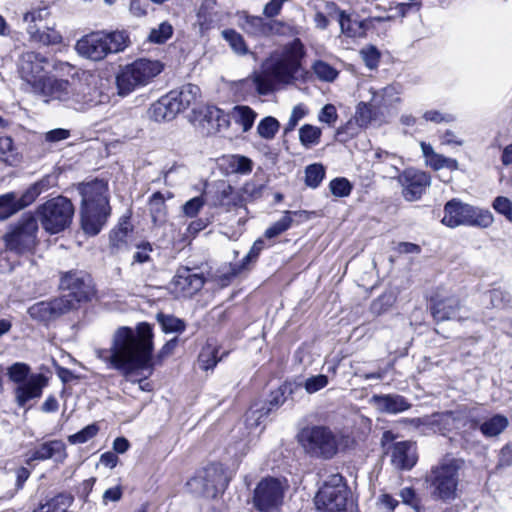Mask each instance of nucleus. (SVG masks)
Instances as JSON below:
<instances>
[{"label": "nucleus", "instance_id": "nucleus-1", "mask_svg": "<svg viewBox=\"0 0 512 512\" xmlns=\"http://www.w3.org/2000/svg\"><path fill=\"white\" fill-rule=\"evenodd\" d=\"M152 337L147 323H140L136 330L119 327L113 334L110 348H95L94 353L109 367L120 371L126 383L138 384L141 391L150 392L153 387L146 380L153 374L155 365L171 355L178 343L177 338L169 340L154 360Z\"/></svg>", "mask_w": 512, "mask_h": 512}, {"label": "nucleus", "instance_id": "nucleus-2", "mask_svg": "<svg viewBox=\"0 0 512 512\" xmlns=\"http://www.w3.org/2000/svg\"><path fill=\"white\" fill-rule=\"evenodd\" d=\"M304 55V46L299 39L272 52L263 62L261 71L253 73L256 91L267 95L274 91L276 84L290 85L300 79L303 75L301 61Z\"/></svg>", "mask_w": 512, "mask_h": 512}, {"label": "nucleus", "instance_id": "nucleus-3", "mask_svg": "<svg viewBox=\"0 0 512 512\" xmlns=\"http://www.w3.org/2000/svg\"><path fill=\"white\" fill-rule=\"evenodd\" d=\"M461 459L444 457L433 466L426 477L431 488V496L442 502H451L458 496L459 470Z\"/></svg>", "mask_w": 512, "mask_h": 512}, {"label": "nucleus", "instance_id": "nucleus-4", "mask_svg": "<svg viewBox=\"0 0 512 512\" xmlns=\"http://www.w3.org/2000/svg\"><path fill=\"white\" fill-rule=\"evenodd\" d=\"M125 31L93 32L80 38L75 45L79 55L93 61L103 60L110 53L123 51L129 44Z\"/></svg>", "mask_w": 512, "mask_h": 512}, {"label": "nucleus", "instance_id": "nucleus-5", "mask_svg": "<svg viewBox=\"0 0 512 512\" xmlns=\"http://www.w3.org/2000/svg\"><path fill=\"white\" fill-rule=\"evenodd\" d=\"M298 441L311 457L327 460L337 455L343 436L328 426L314 425L303 428L298 434Z\"/></svg>", "mask_w": 512, "mask_h": 512}, {"label": "nucleus", "instance_id": "nucleus-6", "mask_svg": "<svg viewBox=\"0 0 512 512\" xmlns=\"http://www.w3.org/2000/svg\"><path fill=\"white\" fill-rule=\"evenodd\" d=\"M444 213L442 223L450 228L461 225L487 228L493 223V215L490 211L463 203L455 198L445 204Z\"/></svg>", "mask_w": 512, "mask_h": 512}, {"label": "nucleus", "instance_id": "nucleus-7", "mask_svg": "<svg viewBox=\"0 0 512 512\" xmlns=\"http://www.w3.org/2000/svg\"><path fill=\"white\" fill-rule=\"evenodd\" d=\"M38 221L31 213L22 215L19 221L4 235L6 250L17 255L33 253L38 245Z\"/></svg>", "mask_w": 512, "mask_h": 512}, {"label": "nucleus", "instance_id": "nucleus-8", "mask_svg": "<svg viewBox=\"0 0 512 512\" xmlns=\"http://www.w3.org/2000/svg\"><path fill=\"white\" fill-rule=\"evenodd\" d=\"M36 213L44 230L50 234H57L71 224L74 207L69 199L58 196L40 205Z\"/></svg>", "mask_w": 512, "mask_h": 512}, {"label": "nucleus", "instance_id": "nucleus-9", "mask_svg": "<svg viewBox=\"0 0 512 512\" xmlns=\"http://www.w3.org/2000/svg\"><path fill=\"white\" fill-rule=\"evenodd\" d=\"M348 494L340 474L328 476L315 496V512H347Z\"/></svg>", "mask_w": 512, "mask_h": 512}, {"label": "nucleus", "instance_id": "nucleus-10", "mask_svg": "<svg viewBox=\"0 0 512 512\" xmlns=\"http://www.w3.org/2000/svg\"><path fill=\"white\" fill-rule=\"evenodd\" d=\"M228 479L221 466L211 464L197 472L188 482L189 490L199 496L215 498L227 487Z\"/></svg>", "mask_w": 512, "mask_h": 512}, {"label": "nucleus", "instance_id": "nucleus-11", "mask_svg": "<svg viewBox=\"0 0 512 512\" xmlns=\"http://www.w3.org/2000/svg\"><path fill=\"white\" fill-rule=\"evenodd\" d=\"M286 484L274 477L263 478L253 492V506L260 512H277L283 504Z\"/></svg>", "mask_w": 512, "mask_h": 512}, {"label": "nucleus", "instance_id": "nucleus-12", "mask_svg": "<svg viewBox=\"0 0 512 512\" xmlns=\"http://www.w3.org/2000/svg\"><path fill=\"white\" fill-rule=\"evenodd\" d=\"M49 64L48 59L41 53L34 51L24 52L19 60V73L21 79L36 93L48 78L45 68Z\"/></svg>", "mask_w": 512, "mask_h": 512}, {"label": "nucleus", "instance_id": "nucleus-13", "mask_svg": "<svg viewBox=\"0 0 512 512\" xmlns=\"http://www.w3.org/2000/svg\"><path fill=\"white\" fill-rule=\"evenodd\" d=\"M71 89L69 108L84 111L102 103V93L96 87L95 78L92 75L73 78Z\"/></svg>", "mask_w": 512, "mask_h": 512}, {"label": "nucleus", "instance_id": "nucleus-14", "mask_svg": "<svg viewBox=\"0 0 512 512\" xmlns=\"http://www.w3.org/2000/svg\"><path fill=\"white\" fill-rule=\"evenodd\" d=\"M60 286L68 291L62 297L73 300V308L77 303L87 300L93 292L91 277L84 271L72 270L64 273L61 277Z\"/></svg>", "mask_w": 512, "mask_h": 512}, {"label": "nucleus", "instance_id": "nucleus-15", "mask_svg": "<svg viewBox=\"0 0 512 512\" xmlns=\"http://www.w3.org/2000/svg\"><path fill=\"white\" fill-rule=\"evenodd\" d=\"M460 300L451 290L440 288L431 298V312L435 320L454 319L460 311Z\"/></svg>", "mask_w": 512, "mask_h": 512}, {"label": "nucleus", "instance_id": "nucleus-16", "mask_svg": "<svg viewBox=\"0 0 512 512\" xmlns=\"http://www.w3.org/2000/svg\"><path fill=\"white\" fill-rule=\"evenodd\" d=\"M206 195L212 206L222 207L226 211L244 207V197L241 191L233 188L225 181L218 182L215 189L207 192Z\"/></svg>", "mask_w": 512, "mask_h": 512}, {"label": "nucleus", "instance_id": "nucleus-17", "mask_svg": "<svg viewBox=\"0 0 512 512\" xmlns=\"http://www.w3.org/2000/svg\"><path fill=\"white\" fill-rule=\"evenodd\" d=\"M205 283L202 273L194 272L191 268L180 267L173 280L172 289L177 296L191 297L201 290Z\"/></svg>", "mask_w": 512, "mask_h": 512}, {"label": "nucleus", "instance_id": "nucleus-18", "mask_svg": "<svg viewBox=\"0 0 512 512\" xmlns=\"http://www.w3.org/2000/svg\"><path fill=\"white\" fill-rule=\"evenodd\" d=\"M239 26L248 35L255 37H268L280 34L284 24L278 20L266 21L259 16H251L247 13L239 15Z\"/></svg>", "mask_w": 512, "mask_h": 512}, {"label": "nucleus", "instance_id": "nucleus-19", "mask_svg": "<svg viewBox=\"0 0 512 512\" xmlns=\"http://www.w3.org/2000/svg\"><path fill=\"white\" fill-rule=\"evenodd\" d=\"M403 187V196L408 201H415L421 197L425 189L431 184V177L427 173L415 169H406L397 175Z\"/></svg>", "mask_w": 512, "mask_h": 512}, {"label": "nucleus", "instance_id": "nucleus-20", "mask_svg": "<svg viewBox=\"0 0 512 512\" xmlns=\"http://www.w3.org/2000/svg\"><path fill=\"white\" fill-rule=\"evenodd\" d=\"M73 309V300L67 297H59L52 301H41L33 304L28 309L31 318L38 321H48Z\"/></svg>", "mask_w": 512, "mask_h": 512}, {"label": "nucleus", "instance_id": "nucleus-21", "mask_svg": "<svg viewBox=\"0 0 512 512\" xmlns=\"http://www.w3.org/2000/svg\"><path fill=\"white\" fill-rule=\"evenodd\" d=\"M464 418L465 413L461 410H456L434 413L423 418H416L412 420V423L415 425L435 426L438 428L439 432L445 434L446 432H450L454 429H459Z\"/></svg>", "mask_w": 512, "mask_h": 512}, {"label": "nucleus", "instance_id": "nucleus-22", "mask_svg": "<svg viewBox=\"0 0 512 512\" xmlns=\"http://www.w3.org/2000/svg\"><path fill=\"white\" fill-rule=\"evenodd\" d=\"M82 196V206H94V208L110 207L108 201V186L102 180H93L82 183L78 187Z\"/></svg>", "mask_w": 512, "mask_h": 512}, {"label": "nucleus", "instance_id": "nucleus-23", "mask_svg": "<svg viewBox=\"0 0 512 512\" xmlns=\"http://www.w3.org/2000/svg\"><path fill=\"white\" fill-rule=\"evenodd\" d=\"M111 208H94V206H81V228L89 236L97 235L106 224Z\"/></svg>", "mask_w": 512, "mask_h": 512}, {"label": "nucleus", "instance_id": "nucleus-24", "mask_svg": "<svg viewBox=\"0 0 512 512\" xmlns=\"http://www.w3.org/2000/svg\"><path fill=\"white\" fill-rule=\"evenodd\" d=\"M71 86L72 80L49 77L35 94L46 98L47 102L58 100L68 107L72 90Z\"/></svg>", "mask_w": 512, "mask_h": 512}, {"label": "nucleus", "instance_id": "nucleus-25", "mask_svg": "<svg viewBox=\"0 0 512 512\" xmlns=\"http://www.w3.org/2000/svg\"><path fill=\"white\" fill-rule=\"evenodd\" d=\"M391 462L399 470H410L417 462L415 444L411 441H400L390 447Z\"/></svg>", "mask_w": 512, "mask_h": 512}, {"label": "nucleus", "instance_id": "nucleus-26", "mask_svg": "<svg viewBox=\"0 0 512 512\" xmlns=\"http://www.w3.org/2000/svg\"><path fill=\"white\" fill-rule=\"evenodd\" d=\"M47 380L42 374H33L28 380L15 389V397L19 406H25L30 400L39 398Z\"/></svg>", "mask_w": 512, "mask_h": 512}, {"label": "nucleus", "instance_id": "nucleus-27", "mask_svg": "<svg viewBox=\"0 0 512 512\" xmlns=\"http://www.w3.org/2000/svg\"><path fill=\"white\" fill-rule=\"evenodd\" d=\"M67 457L66 446L61 440H52L42 443L36 448L27 463L33 460L53 459L55 462L62 463Z\"/></svg>", "mask_w": 512, "mask_h": 512}, {"label": "nucleus", "instance_id": "nucleus-28", "mask_svg": "<svg viewBox=\"0 0 512 512\" xmlns=\"http://www.w3.org/2000/svg\"><path fill=\"white\" fill-rule=\"evenodd\" d=\"M132 233L133 225L130 222V218L127 216L122 217L118 225L111 230L109 235L112 252H118L128 248L131 244Z\"/></svg>", "mask_w": 512, "mask_h": 512}, {"label": "nucleus", "instance_id": "nucleus-29", "mask_svg": "<svg viewBox=\"0 0 512 512\" xmlns=\"http://www.w3.org/2000/svg\"><path fill=\"white\" fill-rule=\"evenodd\" d=\"M371 403L382 413L397 414L408 410L411 404L401 395H373Z\"/></svg>", "mask_w": 512, "mask_h": 512}, {"label": "nucleus", "instance_id": "nucleus-30", "mask_svg": "<svg viewBox=\"0 0 512 512\" xmlns=\"http://www.w3.org/2000/svg\"><path fill=\"white\" fill-rule=\"evenodd\" d=\"M330 17L338 21L341 32L347 37L355 38L365 35L363 22L353 18L345 11L334 7V12L330 13Z\"/></svg>", "mask_w": 512, "mask_h": 512}, {"label": "nucleus", "instance_id": "nucleus-31", "mask_svg": "<svg viewBox=\"0 0 512 512\" xmlns=\"http://www.w3.org/2000/svg\"><path fill=\"white\" fill-rule=\"evenodd\" d=\"M175 98L170 93L161 97L158 101L151 105L149 109L150 117L155 121H169L180 113L179 108L175 104Z\"/></svg>", "mask_w": 512, "mask_h": 512}, {"label": "nucleus", "instance_id": "nucleus-32", "mask_svg": "<svg viewBox=\"0 0 512 512\" xmlns=\"http://www.w3.org/2000/svg\"><path fill=\"white\" fill-rule=\"evenodd\" d=\"M169 93L171 97L175 98L174 102L180 112L195 105L201 96L200 88L191 83L185 84L179 90Z\"/></svg>", "mask_w": 512, "mask_h": 512}, {"label": "nucleus", "instance_id": "nucleus-33", "mask_svg": "<svg viewBox=\"0 0 512 512\" xmlns=\"http://www.w3.org/2000/svg\"><path fill=\"white\" fill-rule=\"evenodd\" d=\"M369 92L371 94L370 104L378 110L400 102L399 91L393 85H388L380 90L370 89Z\"/></svg>", "mask_w": 512, "mask_h": 512}, {"label": "nucleus", "instance_id": "nucleus-34", "mask_svg": "<svg viewBox=\"0 0 512 512\" xmlns=\"http://www.w3.org/2000/svg\"><path fill=\"white\" fill-rule=\"evenodd\" d=\"M130 66L132 67L136 78H138L143 85L148 84L163 69L160 62L147 59L136 60L130 64Z\"/></svg>", "mask_w": 512, "mask_h": 512}, {"label": "nucleus", "instance_id": "nucleus-35", "mask_svg": "<svg viewBox=\"0 0 512 512\" xmlns=\"http://www.w3.org/2000/svg\"><path fill=\"white\" fill-rule=\"evenodd\" d=\"M29 204L24 201V195L17 198L14 192L0 195V220H6Z\"/></svg>", "mask_w": 512, "mask_h": 512}, {"label": "nucleus", "instance_id": "nucleus-36", "mask_svg": "<svg viewBox=\"0 0 512 512\" xmlns=\"http://www.w3.org/2000/svg\"><path fill=\"white\" fill-rule=\"evenodd\" d=\"M116 83L120 95H128L139 86H144L142 82L136 78L132 67L129 65L118 74Z\"/></svg>", "mask_w": 512, "mask_h": 512}, {"label": "nucleus", "instance_id": "nucleus-37", "mask_svg": "<svg viewBox=\"0 0 512 512\" xmlns=\"http://www.w3.org/2000/svg\"><path fill=\"white\" fill-rule=\"evenodd\" d=\"M26 30L33 41L43 45H55L62 41V36L51 28H46L41 31L36 25H28Z\"/></svg>", "mask_w": 512, "mask_h": 512}, {"label": "nucleus", "instance_id": "nucleus-38", "mask_svg": "<svg viewBox=\"0 0 512 512\" xmlns=\"http://www.w3.org/2000/svg\"><path fill=\"white\" fill-rule=\"evenodd\" d=\"M148 204L150 215L154 224L160 225L164 223L167 216V210L163 195L160 192H155L150 197Z\"/></svg>", "mask_w": 512, "mask_h": 512}, {"label": "nucleus", "instance_id": "nucleus-39", "mask_svg": "<svg viewBox=\"0 0 512 512\" xmlns=\"http://www.w3.org/2000/svg\"><path fill=\"white\" fill-rule=\"evenodd\" d=\"M508 426V419L503 415H494L480 425L481 433L486 437L498 436Z\"/></svg>", "mask_w": 512, "mask_h": 512}, {"label": "nucleus", "instance_id": "nucleus-40", "mask_svg": "<svg viewBox=\"0 0 512 512\" xmlns=\"http://www.w3.org/2000/svg\"><path fill=\"white\" fill-rule=\"evenodd\" d=\"M231 118L242 126L243 132L249 131L255 121L256 113L248 106H235Z\"/></svg>", "mask_w": 512, "mask_h": 512}, {"label": "nucleus", "instance_id": "nucleus-41", "mask_svg": "<svg viewBox=\"0 0 512 512\" xmlns=\"http://www.w3.org/2000/svg\"><path fill=\"white\" fill-rule=\"evenodd\" d=\"M302 213V211H285L283 217L265 231V237L271 239L287 231L293 222L292 215Z\"/></svg>", "mask_w": 512, "mask_h": 512}, {"label": "nucleus", "instance_id": "nucleus-42", "mask_svg": "<svg viewBox=\"0 0 512 512\" xmlns=\"http://www.w3.org/2000/svg\"><path fill=\"white\" fill-rule=\"evenodd\" d=\"M375 109L369 102H360L356 108L355 121L360 127H366L377 115Z\"/></svg>", "mask_w": 512, "mask_h": 512}, {"label": "nucleus", "instance_id": "nucleus-43", "mask_svg": "<svg viewBox=\"0 0 512 512\" xmlns=\"http://www.w3.org/2000/svg\"><path fill=\"white\" fill-rule=\"evenodd\" d=\"M312 70L317 78L324 82H333L338 77V70L329 63L317 60L312 65Z\"/></svg>", "mask_w": 512, "mask_h": 512}, {"label": "nucleus", "instance_id": "nucleus-44", "mask_svg": "<svg viewBox=\"0 0 512 512\" xmlns=\"http://www.w3.org/2000/svg\"><path fill=\"white\" fill-rule=\"evenodd\" d=\"M223 38L229 43L233 51L239 55L248 53L247 45L242 35L233 29H226L222 31Z\"/></svg>", "mask_w": 512, "mask_h": 512}, {"label": "nucleus", "instance_id": "nucleus-45", "mask_svg": "<svg viewBox=\"0 0 512 512\" xmlns=\"http://www.w3.org/2000/svg\"><path fill=\"white\" fill-rule=\"evenodd\" d=\"M157 320L162 329L166 333L177 332L181 333L185 330V322L173 315H166L163 313L157 314Z\"/></svg>", "mask_w": 512, "mask_h": 512}, {"label": "nucleus", "instance_id": "nucleus-46", "mask_svg": "<svg viewBox=\"0 0 512 512\" xmlns=\"http://www.w3.org/2000/svg\"><path fill=\"white\" fill-rule=\"evenodd\" d=\"M396 302V296L393 292H384L376 298L370 306V310L374 315H382L387 312Z\"/></svg>", "mask_w": 512, "mask_h": 512}, {"label": "nucleus", "instance_id": "nucleus-47", "mask_svg": "<svg viewBox=\"0 0 512 512\" xmlns=\"http://www.w3.org/2000/svg\"><path fill=\"white\" fill-rule=\"evenodd\" d=\"M227 163L234 173L248 174L253 168L251 159L242 155H231L227 157Z\"/></svg>", "mask_w": 512, "mask_h": 512}, {"label": "nucleus", "instance_id": "nucleus-48", "mask_svg": "<svg viewBox=\"0 0 512 512\" xmlns=\"http://www.w3.org/2000/svg\"><path fill=\"white\" fill-rule=\"evenodd\" d=\"M325 176V168L321 164H311L305 170V183L311 188H316Z\"/></svg>", "mask_w": 512, "mask_h": 512}, {"label": "nucleus", "instance_id": "nucleus-49", "mask_svg": "<svg viewBox=\"0 0 512 512\" xmlns=\"http://www.w3.org/2000/svg\"><path fill=\"white\" fill-rule=\"evenodd\" d=\"M320 136L321 129L313 125L306 124L299 130L300 141L305 147L318 144Z\"/></svg>", "mask_w": 512, "mask_h": 512}, {"label": "nucleus", "instance_id": "nucleus-50", "mask_svg": "<svg viewBox=\"0 0 512 512\" xmlns=\"http://www.w3.org/2000/svg\"><path fill=\"white\" fill-rule=\"evenodd\" d=\"M173 34L172 25L165 21L159 24L157 28H153L148 36V40L152 43L161 44L166 42Z\"/></svg>", "mask_w": 512, "mask_h": 512}, {"label": "nucleus", "instance_id": "nucleus-51", "mask_svg": "<svg viewBox=\"0 0 512 512\" xmlns=\"http://www.w3.org/2000/svg\"><path fill=\"white\" fill-rule=\"evenodd\" d=\"M50 177H44L38 182L31 185L24 193V201L26 204H31L35 199L50 187Z\"/></svg>", "mask_w": 512, "mask_h": 512}, {"label": "nucleus", "instance_id": "nucleus-52", "mask_svg": "<svg viewBox=\"0 0 512 512\" xmlns=\"http://www.w3.org/2000/svg\"><path fill=\"white\" fill-rule=\"evenodd\" d=\"M426 164L434 170H440L442 168H448L450 170L458 169V162L456 159L448 158L438 153L432 155V157L426 161Z\"/></svg>", "mask_w": 512, "mask_h": 512}, {"label": "nucleus", "instance_id": "nucleus-53", "mask_svg": "<svg viewBox=\"0 0 512 512\" xmlns=\"http://www.w3.org/2000/svg\"><path fill=\"white\" fill-rule=\"evenodd\" d=\"M279 129V122L273 117L264 118L258 125L259 135L265 139H272Z\"/></svg>", "mask_w": 512, "mask_h": 512}, {"label": "nucleus", "instance_id": "nucleus-54", "mask_svg": "<svg viewBox=\"0 0 512 512\" xmlns=\"http://www.w3.org/2000/svg\"><path fill=\"white\" fill-rule=\"evenodd\" d=\"M217 353V350L209 346L203 348L198 358L200 368L203 370L213 369L219 361Z\"/></svg>", "mask_w": 512, "mask_h": 512}, {"label": "nucleus", "instance_id": "nucleus-55", "mask_svg": "<svg viewBox=\"0 0 512 512\" xmlns=\"http://www.w3.org/2000/svg\"><path fill=\"white\" fill-rule=\"evenodd\" d=\"M30 367L24 363H15L8 369L9 378L18 385L28 380Z\"/></svg>", "mask_w": 512, "mask_h": 512}, {"label": "nucleus", "instance_id": "nucleus-56", "mask_svg": "<svg viewBox=\"0 0 512 512\" xmlns=\"http://www.w3.org/2000/svg\"><path fill=\"white\" fill-rule=\"evenodd\" d=\"M331 193L336 197H346L351 193L352 185L346 178H335L330 184Z\"/></svg>", "mask_w": 512, "mask_h": 512}, {"label": "nucleus", "instance_id": "nucleus-57", "mask_svg": "<svg viewBox=\"0 0 512 512\" xmlns=\"http://www.w3.org/2000/svg\"><path fill=\"white\" fill-rule=\"evenodd\" d=\"M375 158L379 162L388 163L391 165V171L389 172L390 177H396L398 175L399 169L397 167V164L401 161L396 157L395 154H391L387 151L378 149L375 152Z\"/></svg>", "mask_w": 512, "mask_h": 512}, {"label": "nucleus", "instance_id": "nucleus-58", "mask_svg": "<svg viewBox=\"0 0 512 512\" xmlns=\"http://www.w3.org/2000/svg\"><path fill=\"white\" fill-rule=\"evenodd\" d=\"M98 433V427L95 424H91L83 428L81 431L70 435L68 441L71 444L85 443L89 439L93 438Z\"/></svg>", "mask_w": 512, "mask_h": 512}, {"label": "nucleus", "instance_id": "nucleus-59", "mask_svg": "<svg viewBox=\"0 0 512 512\" xmlns=\"http://www.w3.org/2000/svg\"><path fill=\"white\" fill-rule=\"evenodd\" d=\"M328 382V377L326 375L319 374L307 378L304 382V388L307 393L313 394L326 387Z\"/></svg>", "mask_w": 512, "mask_h": 512}, {"label": "nucleus", "instance_id": "nucleus-60", "mask_svg": "<svg viewBox=\"0 0 512 512\" xmlns=\"http://www.w3.org/2000/svg\"><path fill=\"white\" fill-rule=\"evenodd\" d=\"M492 206L496 212L512 222V201L509 198L498 196L494 199Z\"/></svg>", "mask_w": 512, "mask_h": 512}, {"label": "nucleus", "instance_id": "nucleus-61", "mask_svg": "<svg viewBox=\"0 0 512 512\" xmlns=\"http://www.w3.org/2000/svg\"><path fill=\"white\" fill-rule=\"evenodd\" d=\"M193 110L196 113V110L195 109H193ZM197 113L199 115L198 119L200 121L207 122L208 124L213 126L216 119H219V115H221V109H219L215 106H212V105H206V106L201 107L197 111Z\"/></svg>", "mask_w": 512, "mask_h": 512}, {"label": "nucleus", "instance_id": "nucleus-62", "mask_svg": "<svg viewBox=\"0 0 512 512\" xmlns=\"http://www.w3.org/2000/svg\"><path fill=\"white\" fill-rule=\"evenodd\" d=\"M338 119L336 107L333 104H326L318 115V120L333 127Z\"/></svg>", "mask_w": 512, "mask_h": 512}, {"label": "nucleus", "instance_id": "nucleus-63", "mask_svg": "<svg viewBox=\"0 0 512 512\" xmlns=\"http://www.w3.org/2000/svg\"><path fill=\"white\" fill-rule=\"evenodd\" d=\"M204 204L205 200L202 196L194 197L183 205L182 211L187 217H195L203 208Z\"/></svg>", "mask_w": 512, "mask_h": 512}, {"label": "nucleus", "instance_id": "nucleus-64", "mask_svg": "<svg viewBox=\"0 0 512 512\" xmlns=\"http://www.w3.org/2000/svg\"><path fill=\"white\" fill-rule=\"evenodd\" d=\"M360 54L367 67L370 69L377 67L380 59V53L374 46L363 48Z\"/></svg>", "mask_w": 512, "mask_h": 512}]
</instances>
